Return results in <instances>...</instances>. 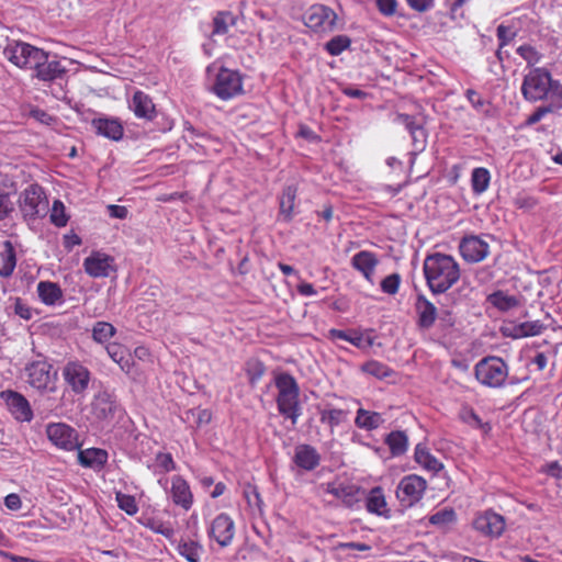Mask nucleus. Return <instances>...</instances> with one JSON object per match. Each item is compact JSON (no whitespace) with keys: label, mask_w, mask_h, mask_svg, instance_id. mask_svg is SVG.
I'll return each instance as SVG.
<instances>
[{"label":"nucleus","mask_w":562,"mask_h":562,"mask_svg":"<svg viewBox=\"0 0 562 562\" xmlns=\"http://www.w3.org/2000/svg\"><path fill=\"white\" fill-rule=\"evenodd\" d=\"M109 357L120 366L121 370L131 373L134 366V360L128 350L120 344L113 342L106 346Z\"/></svg>","instance_id":"bb28decb"},{"label":"nucleus","mask_w":562,"mask_h":562,"mask_svg":"<svg viewBox=\"0 0 562 562\" xmlns=\"http://www.w3.org/2000/svg\"><path fill=\"white\" fill-rule=\"evenodd\" d=\"M50 222L57 227H64L68 223V216L65 213V205L60 200H55L50 210Z\"/></svg>","instance_id":"8fccbe9b"},{"label":"nucleus","mask_w":562,"mask_h":562,"mask_svg":"<svg viewBox=\"0 0 562 562\" xmlns=\"http://www.w3.org/2000/svg\"><path fill=\"white\" fill-rule=\"evenodd\" d=\"M467 99L476 110H482L485 105V101L482 95L473 89H468L465 92Z\"/></svg>","instance_id":"e2e57ef3"},{"label":"nucleus","mask_w":562,"mask_h":562,"mask_svg":"<svg viewBox=\"0 0 562 562\" xmlns=\"http://www.w3.org/2000/svg\"><path fill=\"white\" fill-rule=\"evenodd\" d=\"M3 252L2 265L0 266V277L9 278L12 276L16 266V255L13 244L10 240H5L2 244Z\"/></svg>","instance_id":"f704fd0d"},{"label":"nucleus","mask_w":562,"mask_h":562,"mask_svg":"<svg viewBox=\"0 0 562 562\" xmlns=\"http://www.w3.org/2000/svg\"><path fill=\"white\" fill-rule=\"evenodd\" d=\"M472 526L484 537L498 538L503 535L506 522L502 515L493 510H485L475 516Z\"/></svg>","instance_id":"9b49d317"},{"label":"nucleus","mask_w":562,"mask_h":562,"mask_svg":"<svg viewBox=\"0 0 562 562\" xmlns=\"http://www.w3.org/2000/svg\"><path fill=\"white\" fill-rule=\"evenodd\" d=\"M514 204L518 209L531 210L538 204V201L531 195L519 194L515 198Z\"/></svg>","instance_id":"bf43d9fd"},{"label":"nucleus","mask_w":562,"mask_h":562,"mask_svg":"<svg viewBox=\"0 0 562 562\" xmlns=\"http://www.w3.org/2000/svg\"><path fill=\"white\" fill-rule=\"evenodd\" d=\"M456 520V513L452 508H443L429 517V522L435 526L445 527Z\"/></svg>","instance_id":"3c124183"},{"label":"nucleus","mask_w":562,"mask_h":562,"mask_svg":"<svg viewBox=\"0 0 562 562\" xmlns=\"http://www.w3.org/2000/svg\"><path fill=\"white\" fill-rule=\"evenodd\" d=\"M48 439L65 450H75L79 447L77 431L67 424H49L46 428Z\"/></svg>","instance_id":"4468645a"},{"label":"nucleus","mask_w":562,"mask_h":562,"mask_svg":"<svg viewBox=\"0 0 562 562\" xmlns=\"http://www.w3.org/2000/svg\"><path fill=\"white\" fill-rule=\"evenodd\" d=\"M121 412L122 407L113 392L103 389L93 395L90 403V418L101 428L111 426L116 414Z\"/></svg>","instance_id":"7ed1b4c3"},{"label":"nucleus","mask_w":562,"mask_h":562,"mask_svg":"<svg viewBox=\"0 0 562 562\" xmlns=\"http://www.w3.org/2000/svg\"><path fill=\"white\" fill-rule=\"evenodd\" d=\"M1 397L4 400L9 411L16 420L31 422L33 419V412L26 397L15 391H3Z\"/></svg>","instance_id":"a211bd4d"},{"label":"nucleus","mask_w":562,"mask_h":562,"mask_svg":"<svg viewBox=\"0 0 562 562\" xmlns=\"http://www.w3.org/2000/svg\"><path fill=\"white\" fill-rule=\"evenodd\" d=\"M517 54L522 57L529 66L538 64L541 59V54L531 45H521L517 48Z\"/></svg>","instance_id":"864d4df0"},{"label":"nucleus","mask_w":562,"mask_h":562,"mask_svg":"<svg viewBox=\"0 0 562 562\" xmlns=\"http://www.w3.org/2000/svg\"><path fill=\"white\" fill-rule=\"evenodd\" d=\"M427 487V482L422 476L409 474L404 476L396 488V497L404 506H413L419 502Z\"/></svg>","instance_id":"1a4fd4ad"},{"label":"nucleus","mask_w":562,"mask_h":562,"mask_svg":"<svg viewBox=\"0 0 562 562\" xmlns=\"http://www.w3.org/2000/svg\"><path fill=\"white\" fill-rule=\"evenodd\" d=\"M414 458L422 468L429 472L438 473L443 469V464L422 445L416 446Z\"/></svg>","instance_id":"473e14b6"},{"label":"nucleus","mask_w":562,"mask_h":562,"mask_svg":"<svg viewBox=\"0 0 562 562\" xmlns=\"http://www.w3.org/2000/svg\"><path fill=\"white\" fill-rule=\"evenodd\" d=\"M210 536L222 547L229 544L234 536L232 518L226 514L218 515L211 525Z\"/></svg>","instance_id":"5701e85b"},{"label":"nucleus","mask_w":562,"mask_h":562,"mask_svg":"<svg viewBox=\"0 0 562 562\" xmlns=\"http://www.w3.org/2000/svg\"><path fill=\"white\" fill-rule=\"evenodd\" d=\"M35 71V77L45 82L63 79L67 74V68L60 60L54 56L50 58L49 53L44 50V58L40 60L32 69Z\"/></svg>","instance_id":"dca6fc26"},{"label":"nucleus","mask_w":562,"mask_h":562,"mask_svg":"<svg viewBox=\"0 0 562 562\" xmlns=\"http://www.w3.org/2000/svg\"><path fill=\"white\" fill-rule=\"evenodd\" d=\"M361 370L364 373L372 375L380 380L386 379L394 373L391 368H389L386 364H384L380 361H376V360L367 361L366 363H363L361 366Z\"/></svg>","instance_id":"37998d69"},{"label":"nucleus","mask_w":562,"mask_h":562,"mask_svg":"<svg viewBox=\"0 0 562 562\" xmlns=\"http://www.w3.org/2000/svg\"><path fill=\"white\" fill-rule=\"evenodd\" d=\"M544 325L540 321L525 322L515 325L513 329L507 333L508 329L504 330V335L514 339L538 336L544 330Z\"/></svg>","instance_id":"7c9ffc66"},{"label":"nucleus","mask_w":562,"mask_h":562,"mask_svg":"<svg viewBox=\"0 0 562 562\" xmlns=\"http://www.w3.org/2000/svg\"><path fill=\"white\" fill-rule=\"evenodd\" d=\"M379 11L387 16H391L396 11V0H376Z\"/></svg>","instance_id":"0e129e2a"},{"label":"nucleus","mask_w":562,"mask_h":562,"mask_svg":"<svg viewBox=\"0 0 562 562\" xmlns=\"http://www.w3.org/2000/svg\"><path fill=\"white\" fill-rule=\"evenodd\" d=\"M436 327V335L438 338L448 337L457 323V317L451 310L443 308L438 313Z\"/></svg>","instance_id":"72a5a7b5"},{"label":"nucleus","mask_w":562,"mask_h":562,"mask_svg":"<svg viewBox=\"0 0 562 562\" xmlns=\"http://www.w3.org/2000/svg\"><path fill=\"white\" fill-rule=\"evenodd\" d=\"M19 204L24 218L35 220L47 213L48 200L43 188L33 183L21 192Z\"/></svg>","instance_id":"0eeeda50"},{"label":"nucleus","mask_w":562,"mask_h":562,"mask_svg":"<svg viewBox=\"0 0 562 562\" xmlns=\"http://www.w3.org/2000/svg\"><path fill=\"white\" fill-rule=\"evenodd\" d=\"M366 506L368 512L376 515H383L386 502L381 487H374L370 491Z\"/></svg>","instance_id":"a19ab883"},{"label":"nucleus","mask_w":562,"mask_h":562,"mask_svg":"<svg viewBox=\"0 0 562 562\" xmlns=\"http://www.w3.org/2000/svg\"><path fill=\"white\" fill-rule=\"evenodd\" d=\"M171 497L176 505L181 506L186 510L192 506L193 496L190 486L180 475L172 477Z\"/></svg>","instance_id":"a878e982"},{"label":"nucleus","mask_w":562,"mask_h":562,"mask_svg":"<svg viewBox=\"0 0 562 562\" xmlns=\"http://www.w3.org/2000/svg\"><path fill=\"white\" fill-rule=\"evenodd\" d=\"M317 411L319 414V422L323 425H326L331 432L341 423L346 422L349 414L348 411L334 408L330 407L329 405H326L325 407L317 406Z\"/></svg>","instance_id":"cd10ccee"},{"label":"nucleus","mask_w":562,"mask_h":562,"mask_svg":"<svg viewBox=\"0 0 562 562\" xmlns=\"http://www.w3.org/2000/svg\"><path fill=\"white\" fill-rule=\"evenodd\" d=\"M491 180L490 171L486 168H474L471 175L472 190L475 194H482L488 188Z\"/></svg>","instance_id":"58836bf2"},{"label":"nucleus","mask_w":562,"mask_h":562,"mask_svg":"<svg viewBox=\"0 0 562 562\" xmlns=\"http://www.w3.org/2000/svg\"><path fill=\"white\" fill-rule=\"evenodd\" d=\"M394 122L404 126L409 133L415 153H422L426 148L428 135L422 116L397 113Z\"/></svg>","instance_id":"9d476101"},{"label":"nucleus","mask_w":562,"mask_h":562,"mask_svg":"<svg viewBox=\"0 0 562 562\" xmlns=\"http://www.w3.org/2000/svg\"><path fill=\"white\" fill-rule=\"evenodd\" d=\"M115 498L119 508L124 510L127 515L133 516L138 512V506L134 496L117 492Z\"/></svg>","instance_id":"603ef678"},{"label":"nucleus","mask_w":562,"mask_h":562,"mask_svg":"<svg viewBox=\"0 0 562 562\" xmlns=\"http://www.w3.org/2000/svg\"><path fill=\"white\" fill-rule=\"evenodd\" d=\"M92 127L100 136L119 142L123 138L124 127L117 117L100 116L91 121Z\"/></svg>","instance_id":"aec40b11"},{"label":"nucleus","mask_w":562,"mask_h":562,"mask_svg":"<svg viewBox=\"0 0 562 562\" xmlns=\"http://www.w3.org/2000/svg\"><path fill=\"white\" fill-rule=\"evenodd\" d=\"M328 337L333 340L341 339L350 342L351 345L363 348L364 347V338L361 333L356 330H340V329H330L328 331Z\"/></svg>","instance_id":"79ce46f5"},{"label":"nucleus","mask_w":562,"mask_h":562,"mask_svg":"<svg viewBox=\"0 0 562 562\" xmlns=\"http://www.w3.org/2000/svg\"><path fill=\"white\" fill-rule=\"evenodd\" d=\"M13 210L14 205L10 200L9 193L0 189V221L8 217Z\"/></svg>","instance_id":"13d9d810"},{"label":"nucleus","mask_w":562,"mask_h":562,"mask_svg":"<svg viewBox=\"0 0 562 562\" xmlns=\"http://www.w3.org/2000/svg\"><path fill=\"white\" fill-rule=\"evenodd\" d=\"M321 459L316 448L307 443H301L294 448L292 460L297 468L304 471H313L319 465Z\"/></svg>","instance_id":"4be33fe9"},{"label":"nucleus","mask_w":562,"mask_h":562,"mask_svg":"<svg viewBox=\"0 0 562 562\" xmlns=\"http://www.w3.org/2000/svg\"><path fill=\"white\" fill-rule=\"evenodd\" d=\"M379 259L374 252L361 250L351 258V267L359 271L367 281L373 282V274Z\"/></svg>","instance_id":"b1692460"},{"label":"nucleus","mask_w":562,"mask_h":562,"mask_svg":"<svg viewBox=\"0 0 562 562\" xmlns=\"http://www.w3.org/2000/svg\"><path fill=\"white\" fill-rule=\"evenodd\" d=\"M14 313L19 315L21 318L29 321L32 318L31 308L22 301L20 297L14 299Z\"/></svg>","instance_id":"052dcab7"},{"label":"nucleus","mask_w":562,"mask_h":562,"mask_svg":"<svg viewBox=\"0 0 562 562\" xmlns=\"http://www.w3.org/2000/svg\"><path fill=\"white\" fill-rule=\"evenodd\" d=\"M178 552L188 562H200L202 547L194 541H183L178 544Z\"/></svg>","instance_id":"c03bdc74"},{"label":"nucleus","mask_w":562,"mask_h":562,"mask_svg":"<svg viewBox=\"0 0 562 562\" xmlns=\"http://www.w3.org/2000/svg\"><path fill=\"white\" fill-rule=\"evenodd\" d=\"M78 460L86 468L101 469L108 461V452L99 448L80 450Z\"/></svg>","instance_id":"c85d7f7f"},{"label":"nucleus","mask_w":562,"mask_h":562,"mask_svg":"<svg viewBox=\"0 0 562 562\" xmlns=\"http://www.w3.org/2000/svg\"><path fill=\"white\" fill-rule=\"evenodd\" d=\"M110 215L115 218H125L127 215V210L124 206L120 205H110L109 206Z\"/></svg>","instance_id":"774afa93"},{"label":"nucleus","mask_w":562,"mask_h":562,"mask_svg":"<svg viewBox=\"0 0 562 562\" xmlns=\"http://www.w3.org/2000/svg\"><path fill=\"white\" fill-rule=\"evenodd\" d=\"M63 375L75 394L82 395L88 390L91 373L89 369L80 362H68L64 368Z\"/></svg>","instance_id":"f8f14e48"},{"label":"nucleus","mask_w":562,"mask_h":562,"mask_svg":"<svg viewBox=\"0 0 562 562\" xmlns=\"http://www.w3.org/2000/svg\"><path fill=\"white\" fill-rule=\"evenodd\" d=\"M423 269L427 285L434 294L445 293L460 279L459 265L449 255H428Z\"/></svg>","instance_id":"f257e3e1"},{"label":"nucleus","mask_w":562,"mask_h":562,"mask_svg":"<svg viewBox=\"0 0 562 562\" xmlns=\"http://www.w3.org/2000/svg\"><path fill=\"white\" fill-rule=\"evenodd\" d=\"M156 465L159 468L161 472H170L176 469L175 461L172 459V456L168 452H159L156 454L155 458Z\"/></svg>","instance_id":"4d7b16f0"},{"label":"nucleus","mask_w":562,"mask_h":562,"mask_svg":"<svg viewBox=\"0 0 562 562\" xmlns=\"http://www.w3.org/2000/svg\"><path fill=\"white\" fill-rule=\"evenodd\" d=\"M400 284L401 276L398 273H392L381 281V290L383 293L394 295L398 292Z\"/></svg>","instance_id":"5fc2aeb1"},{"label":"nucleus","mask_w":562,"mask_h":562,"mask_svg":"<svg viewBox=\"0 0 562 562\" xmlns=\"http://www.w3.org/2000/svg\"><path fill=\"white\" fill-rule=\"evenodd\" d=\"M459 250L465 261L475 263L487 257L490 254V246L479 236L471 235L461 239Z\"/></svg>","instance_id":"f3484780"},{"label":"nucleus","mask_w":562,"mask_h":562,"mask_svg":"<svg viewBox=\"0 0 562 562\" xmlns=\"http://www.w3.org/2000/svg\"><path fill=\"white\" fill-rule=\"evenodd\" d=\"M562 110V94L558 89L555 92V101L549 102L547 105H541L536 109V111L528 116L526 120L527 125H535L540 122L547 114Z\"/></svg>","instance_id":"c9c22d12"},{"label":"nucleus","mask_w":562,"mask_h":562,"mask_svg":"<svg viewBox=\"0 0 562 562\" xmlns=\"http://www.w3.org/2000/svg\"><path fill=\"white\" fill-rule=\"evenodd\" d=\"M116 333L115 327L106 322H97L92 328V337L97 342L104 344Z\"/></svg>","instance_id":"49530a36"},{"label":"nucleus","mask_w":562,"mask_h":562,"mask_svg":"<svg viewBox=\"0 0 562 562\" xmlns=\"http://www.w3.org/2000/svg\"><path fill=\"white\" fill-rule=\"evenodd\" d=\"M407 436L404 431L395 430L387 435L385 443L393 456H401L407 450Z\"/></svg>","instance_id":"4c0bfd02"},{"label":"nucleus","mask_w":562,"mask_h":562,"mask_svg":"<svg viewBox=\"0 0 562 562\" xmlns=\"http://www.w3.org/2000/svg\"><path fill=\"white\" fill-rule=\"evenodd\" d=\"M305 25L315 32H331L337 22V14L324 4H313L304 15Z\"/></svg>","instance_id":"6e6552de"},{"label":"nucleus","mask_w":562,"mask_h":562,"mask_svg":"<svg viewBox=\"0 0 562 562\" xmlns=\"http://www.w3.org/2000/svg\"><path fill=\"white\" fill-rule=\"evenodd\" d=\"M3 56L14 66L32 70L44 58V49L29 43L7 40V44L3 47Z\"/></svg>","instance_id":"39448f33"},{"label":"nucleus","mask_w":562,"mask_h":562,"mask_svg":"<svg viewBox=\"0 0 562 562\" xmlns=\"http://www.w3.org/2000/svg\"><path fill=\"white\" fill-rule=\"evenodd\" d=\"M384 423V418L378 412L359 408L355 418V425L364 430H374Z\"/></svg>","instance_id":"2f4dec72"},{"label":"nucleus","mask_w":562,"mask_h":562,"mask_svg":"<svg viewBox=\"0 0 562 562\" xmlns=\"http://www.w3.org/2000/svg\"><path fill=\"white\" fill-rule=\"evenodd\" d=\"M212 414L209 409L203 408H193L188 409L182 415V420L184 423H188L192 427H201L203 425H206L211 422Z\"/></svg>","instance_id":"e433bc0d"},{"label":"nucleus","mask_w":562,"mask_h":562,"mask_svg":"<svg viewBox=\"0 0 562 562\" xmlns=\"http://www.w3.org/2000/svg\"><path fill=\"white\" fill-rule=\"evenodd\" d=\"M37 294L45 305H55L63 302V291L55 282L41 281L37 284Z\"/></svg>","instance_id":"c756f323"},{"label":"nucleus","mask_w":562,"mask_h":562,"mask_svg":"<svg viewBox=\"0 0 562 562\" xmlns=\"http://www.w3.org/2000/svg\"><path fill=\"white\" fill-rule=\"evenodd\" d=\"M235 24V16L227 11L218 12L213 19V34H225L229 25Z\"/></svg>","instance_id":"de8ad7c7"},{"label":"nucleus","mask_w":562,"mask_h":562,"mask_svg":"<svg viewBox=\"0 0 562 562\" xmlns=\"http://www.w3.org/2000/svg\"><path fill=\"white\" fill-rule=\"evenodd\" d=\"M508 364L499 357L488 356L481 359L474 368L476 380L487 387H502L508 376Z\"/></svg>","instance_id":"20e7f679"},{"label":"nucleus","mask_w":562,"mask_h":562,"mask_svg":"<svg viewBox=\"0 0 562 562\" xmlns=\"http://www.w3.org/2000/svg\"><path fill=\"white\" fill-rule=\"evenodd\" d=\"M243 81L238 72L222 68L216 76L213 91L223 100L233 98L241 92Z\"/></svg>","instance_id":"ddd939ff"},{"label":"nucleus","mask_w":562,"mask_h":562,"mask_svg":"<svg viewBox=\"0 0 562 562\" xmlns=\"http://www.w3.org/2000/svg\"><path fill=\"white\" fill-rule=\"evenodd\" d=\"M487 301L499 311L506 312L518 305V300L514 295H508L503 291H496L488 295Z\"/></svg>","instance_id":"ea45409f"},{"label":"nucleus","mask_w":562,"mask_h":562,"mask_svg":"<svg viewBox=\"0 0 562 562\" xmlns=\"http://www.w3.org/2000/svg\"><path fill=\"white\" fill-rule=\"evenodd\" d=\"M326 491L337 498H341L348 505L356 501V494L358 493V488L355 486H335L334 484H327Z\"/></svg>","instance_id":"a18cd8bd"},{"label":"nucleus","mask_w":562,"mask_h":562,"mask_svg":"<svg viewBox=\"0 0 562 562\" xmlns=\"http://www.w3.org/2000/svg\"><path fill=\"white\" fill-rule=\"evenodd\" d=\"M4 505L11 510H18L22 506L21 498L18 494H9L4 498Z\"/></svg>","instance_id":"338daca9"},{"label":"nucleus","mask_w":562,"mask_h":562,"mask_svg":"<svg viewBox=\"0 0 562 562\" xmlns=\"http://www.w3.org/2000/svg\"><path fill=\"white\" fill-rule=\"evenodd\" d=\"M496 34L499 41L501 48L507 45L515 36V34L510 33L509 29L503 24L497 26Z\"/></svg>","instance_id":"680f3d73"},{"label":"nucleus","mask_w":562,"mask_h":562,"mask_svg":"<svg viewBox=\"0 0 562 562\" xmlns=\"http://www.w3.org/2000/svg\"><path fill=\"white\" fill-rule=\"evenodd\" d=\"M127 103L128 109L139 120L150 122L157 117V110L153 99L142 90H136Z\"/></svg>","instance_id":"6ab92c4d"},{"label":"nucleus","mask_w":562,"mask_h":562,"mask_svg":"<svg viewBox=\"0 0 562 562\" xmlns=\"http://www.w3.org/2000/svg\"><path fill=\"white\" fill-rule=\"evenodd\" d=\"M297 188L293 184L283 188L279 196V218L283 222L292 221L294 216V207Z\"/></svg>","instance_id":"393cba45"},{"label":"nucleus","mask_w":562,"mask_h":562,"mask_svg":"<svg viewBox=\"0 0 562 562\" xmlns=\"http://www.w3.org/2000/svg\"><path fill=\"white\" fill-rule=\"evenodd\" d=\"M415 310L417 313L416 324L420 330H429L435 326L439 312L434 303L419 294L416 299Z\"/></svg>","instance_id":"412c9836"},{"label":"nucleus","mask_w":562,"mask_h":562,"mask_svg":"<svg viewBox=\"0 0 562 562\" xmlns=\"http://www.w3.org/2000/svg\"><path fill=\"white\" fill-rule=\"evenodd\" d=\"M407 4L417 12H426L434 7L435 0H406Z\"/></svg>","instance_id":"69168bd1"},{"label":"nucleus","mask_w":562,"mask_h":562,"mask_svg":"<svg viewBox=\"0 0 562 562\" xmlns=\"http://www.w3.org/2000/svg\"><path fill=\"white\" fill-rule=\"evenodd\" d=\"M350 44L351 40L348 36L337 35L326 43L325 48L331 56H338L348 48Z\"/></svg>","instance_id":"09e8293b"},{"label":"nucleus","mask_w":562,"mask_h":562,"mask_svg":"<svg viewBox=\"0 0 562 562\" xmlns=\"http://www.w3.org/2000/svg\"><path fill=\"white\" fill-rule=\"evenodd\" d=\"M83 268L87 274L92 278H106L114 272V258L100 251H93L83 260Z\"/></svg>","instance_id":"2eb2a0df"},{"label":"nucleus","mask_w":562,"mask_h":562,"mask_svg":"<svg viewBox=\"0 0 562 562\" xmlns=\"http://www.w3.org/2000/svg\"><path fill=\"white\" fill-rule=\"evenodd\" d=\"M26 382L41 393L55 392L57 371L45 360H36L29 363L24 369Z\"/></svg>","instance_id":"423d86ee"},{"label":"nucleus","mask_w":562,"mask_h":562,"mask_svg":"<svg viewBox=\"0 0 562 562\" xmlns=\"http://www.w3.org/2000/svg\"><path fill=\"white\" fill-rule=\"evenodd\" d=\"M147 526L156 533L162 535L166 538L170 539L175 535V529L168 522H164L157 519H150Z\"/></svg>","instance_id":"6e6d98bb"},{"label":"nucleus","mask_w":562,"mask_h":562,"mask_svg":"<svg viewBox=\"0 0 562 562\" xmlns=\"http://www.w3.org/2000/svg\"><path fill=\"white\" fill-rule=\"evenodd\" d=\"M276 387L278 389L277 405L279 413L291 420L295 426L302 414L300 405V387L296 380L286 372L280 373L276 378Z\"/></svg>","instance_id":"f03ea898"}]
</instances>
